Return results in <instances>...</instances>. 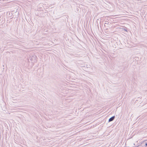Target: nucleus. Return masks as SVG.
<instances>
[{"label": "nucleus", "mask_w": 147, "mask_h": 147, "mask_svg": "<svg viewBox=\"0 0 147 147\" xmlns=\"http://www.w3.org/2000/svg\"><path fill=\"white\" fill-rule=\"evenodd\" d=\"M106 23H105V24H108V23H109V22H107V21H106Z\"/></svg>", "instance_id": "nucleus-4"}, {"label": "nucleus", "mask_w": 147, "mask_h": 147, "mask_svg": "<svg viewBox=\"0 0 147 147\" xmlns=\"http://www.w3.org/2000/svg\"><path fill=\"white\" fill-rule=\"evenodd\" d=\"M37 57L35 55H32L29 57L28 60L32 61L33 63H36L37 61Z\"/></svg>", "instance_id": "nucleus-1"}, {"label": "nucleus", "mask_w": 147, "mask_h": 147, "mask_svg": "<svg viewBox=\"0 0 147 147\" xmlns=\"http://www.w3.org/2000/svg\"><path fill=\"white\" fill-rule=\"evenodd\" d=\"M115 116L112 117L110 118L109 119L108 122H110L113 121L115 119Z\"/></svg>", "instance_id": "nucleus-2"}, {"label": "nucleus", "mask_w": 147, "mask_h": 147, "mask_svg": "<svg viewBox=\"0 0 147 147\" xmlns=\"http://www.w3.org/2000/svg\"><path fill=\"white\" fill-rule=\"evenodd\" d=\"M124 30L125 31L127 32V28H124Z\"/></svg>", "instance_id": "nucleus-3"}, {"label": "nucleus", "mask_w": 147, "mask_h": 147, "mask_svg": "<svg viewBox=\"0 0 147 147\" xmlns=\"http://www.w3.org/2000/svg\"><path fill=\"white\" fill-rule=\"evenodd\" d=\"M145 146L147 147V142H146V143L145 144Z\"/></svg>", "instance_id": "nucleus-5"}]
</instances>
